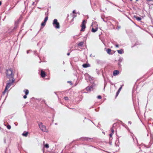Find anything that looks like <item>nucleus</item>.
Masks as SVG:
<instances>
[{
    "mask_svg": "<svg viewBox=\"0 0 153 153\" xmlns=\"http://www.w3.org/2000/svg\"><path fill=\"white\" fill-rule=\"evenodd\" d=\"M83 42H81L78 44V45L79 46H82L83 45Z\"/></svg>",
    "mask_w": 153,
    "mask_h": 153,
    "instance_id": "obj_18",
    "label": "nucleus"
},
{
    "mask_svg": "<svg viewBox=\"0 0 153 153\" xmlns=\"http://www.w3.org/2000/svg\"><path fill=\"white\" fill-rule=\"evenodd\" d=\"M131 1H132V0H130Z\"/></svg>",
    "mask_w": 153,
    "mask_h": 153,
    "instance_id": "obj_34",
    "label": "nucleus"
},
{
    "mask_svg": "<svg viewBox=\"0 0 153 153\" xmlns=\"http://www.w3.org/2000/svg\"><path fill=\"white\" fill-rule=\"evenodd\" d=\"M128 123H130V122H128Z\"/></svg>",
    "mask_w": 153,
    "mask_h": 153,
    "instance_id": "obj_33",
    "label": "nucleus"
},
{
    "mask_svg": "<svg viewBox=\"0 0 153 153\" xmlns=\"http://www.w3.org/2000/svg\"><path fill=\"white\" fill-rule=\"evenodd\" d=\"M39 127L40 129L43 132H47L46 127L44 125H43L42 123H40L39 124Z\"/></svg>",
    "mask_w": 153,
    "mask_h": 153,
    "instance_id": "obj_4",
    "label": "nucleus"
},
{
    "mask_svg": "<svg viewBox=\"0 0 153 153\" xmlns=\"http://www.w3.org/2000/svg\"><path fill=\"white\" fill-rule=\"evenodd\" d=\"M28 53V51H27V53Z\"/></svg>",
    "mask_w": 153,
    "mask_h": 153,
    "instance_id": "obj_31",
    "label": "nucleus"
},
{
    "mask_svg": "<svg viewBox=\"0 0 153 153\" xmlns=\"http://www.w3.org/2000/svg\"><path fill=\"white\" fill-rule=\"evenodd\" d=\"M86 89L87 91H91L92 90V87L91 86L88 87H87L86 88Z\"/></svg>",
    "mask_w": 153,
    "mask_h": 153,
    "instance_id": "obj_9",
    "label": "nucleus"
},
{
    "mask_svg": "<svg viewBox=\"0 0 153 153\" xmlns=\"http://www.w3.org/2000/svg\"><path fill=\"white\" fill-rule=\"evenodd\" d=\"M111 50L110 49H108L107 50V53L108 54H110V52L111 51Z\"/></svg>",
    "mask_w": 153,
    "mask_h": 153,
    "instance_id": "obj_16",
    "label": "nucleus"
},
{
    "mask_svg": "<svg viewBox=\"0 0 153 153\" xmlns=\"http://www.w3.org/2000/svg\"><path fill=\"white\" fill-rule=\"evenodd\" d=\"M41 75L42 77H44L45 76V72L42 70L41 71Z\"/></svg>",
    "mask_w": 153,
    "mask_h": 153,
    "instance_id": "obj_7",
    "label": "nucleus"
},
{
    "mask_svg": "<svg viewBox=\"0 0 153 153\" xmlns=\"http://www.w3.org/2000/svg\"><path fill=\"white\" fill-rule=\"evenodd\" d=\"M67 55H70V53H68L67 54Z\"/></svg>",
    "mask_w": 153,
    "mask_h": 153,
    "instance_id": "obj_29",
    "label": "nucleus"
},
{
    "mask_svg": "<svg viewBox=\"0 0 153 153\" xmlns=\"http://www.w3.org/2000/svg\"><path fill=\"white\" fill-rule=\"evenodd\" d=\"M111 132H112V134H114V129H113V128H111Z\"/></svg>",
    "mask_w": 153,
    "mask_h": 153,
    "instance_id": "obj_22",
    "label": "nucleus"
},
{
    "mask_svg": "<svg viewBox=\"0 0 153 153\" xmlns=\"http://www.w3.org/2000/svg\"><path fill=\"white\" fill-rule=\"evenodd\" d=\"M68 82L69 83H70V82Z\"/></svg>",
    "mask_w": 153,
    "mask_h": 153,
    "instance_id": "obj_32",
    "label": "nucleus"
},
{
    "mask_svg": "<svg viewBox=\"0 0 153 153\" xmlns=\"http://www.w3.org/2000/svg\"><path fill=\"white\" fill-rule=\"evenodd\" d=\"M14 80L13 79H9V82L7 83L6 86L5 88V89L4 91L3 92V94H4L6 90L8 89V88L12 85L13 82H14Z\"/></svg>",
    "mask_w": 153,
    "mask_h": 153,
    "instance_id": "obj_2",
    "label": "nucleus"
},
{
    "mask_svg": "<svg viewBox=\"0 0 153 153\" xmlns=\"http://www.w3.org/2000/svg\"><path fill=\"white\" fill-rule=\"evenodd\" d=\"M53 25L54 27L57 29H59L60 28V25L59 23L57 21V20L55 19L53 22Z\"/></svg>",
    "mask_w": 153,
    "mask_h": 153,
    "instance_id": "obj_3",
    "label": "nucleus"
},
{
    "mask_svg": "<svg viewBox=\"0 0 153 153\" xmlns=\"http://www.w3.org/2000/svg\"><path fill=\"white\" fill-rule=\"evenodd\" d=\"M85 20H83L81 25L82 28L81 30V31H84V30L85 28Z\"/></svg>",
    "mask_w": 153,
    "mask_h": 153,
    "instance_id": "obj_5",
    "label": "nucleus"
},
{
    "mask_svg": "<svg viewBox=\"0 0 153 153\" xmlns=\"http://www.w3.org/2000/svg\"><path fill=\"white\" fill-rule=\"evenodd\" d=\"M44 146L47 148H48L49 147V146L48 144H46L44 145Z\"/></svg>",
    "mask_w": 153,
    "mask_h": 153,
    "instance_id": "obj_19",
    "label": "nucleus"
},
{
    "mask_svg": "<svg viewBox=\"0 0 153 153\" xmlns=\"http://www.w3.org/2000/svg\"><path fill=\"white\" fill-rule=\"evenodd\" d=\"M45 24H46V22H42L41 24L42 26H43V27L45 25Z\"/></svg>",
    "mask_w": 153,
    "mask_h": 153,
    "instance_id": "obj_20",
    "label": "nucleus"
},
{
    "mask_svg": "<svg viewBox=\"0 0 153 153\" xmlns=\"http://www.w3.org/2000/svg\"><path fill=\"white\" fill-rule=\"evenodd\" d=\"M135 17L136 19L138 21H140L141 19L140 18L137 16H135Z\"/></svg>",
    "mask_w": 153,
    "mask_h": 153,
    "instance_id": "obj_15",
    "label": "nucleus"
},
{
    "mask_svg": "<svg viewBox=\"0 0 153 153\" xmlns=\"http://www.w3.org/2000/svg\"><path fill=\"white\" fill-rule=\"evenodd\" d=\"M97 29H98V28H97V27L95 29H94V28H92V31L93 32H95L97 30Z\"/></svg>",
    "mask_w": 153,
    "mask_h": 153,
    "instance_id": "obj_10",
    "label": "nucleus"
},
{
    "mask_svg": "<svg viewBox=\"0 0 153 153\" xmlns=\"http://www.w3.org/2000/svg\"><path fill=\"white\" fill-rule=\"evenodd\" d=\"M6 74L7 77L9 79H13L14 74L12 69L10 68V69L7 70Z\"/></svg>",
    "mask_w": 153,
    "mask_h": 153,
    "instance_id": "obj_1",
    "label": "nucleus"
},
{
    "mask_svg": "<svg viewBox=\"0 0 153 153\" xmlns=\"http://www.w3.org/2000/svg\"><path fill=\"white\" fill-rule=\"evenodd\" d=\"M48 16H46L45 19H44V22H47V21L48 20Z\"/></svg>",
    "mask_w": 153,
    "mask_h": 153,
    "instance_id": "obj_17",
    "label": "nucleus"
},
{
    "mask_svg": "<svg viewBox=\"0 0 153 153\" xmlns=\"http://www.w3.org/2000/svg\"><path fill=\"white\" fill-rule=\"evenodd\" d=\"M97 98L99 99H101V97L100 96H98L97 97Z\"/></svg>",
    "mask_w": 153,
    "mask_h": 153,
    "instance_id": "obj_24",
    "label": "nucleus"
},
{
    "mask_svg": "<svg viewBox=\"0 0 153 153\" xmlns=\"http://www.w3.org/2000/svg\"><path fill=\"white\" fill-rule=\"evenodd\" d=\"M28 132H24L22 134V135L25 137H27V135Z\"/></svg>",
    "mask_w": 153,
    "mask_h": 153,
    "instance_id": "obj_13",
    "label": "nucleus"
},
{
    "mask_svg": "<svg viewBox=\"0 0 153 153\" xmlns=\"http://www.w3.org/2000/svg\"><path fill=\"white\" fill-rule=\"evenodd\" d=\"M113 134H112V133H111V134H110V137H112V135Z\"/></svg>",
    "mask_w": 153,
    "mask_h": 153,
    "instance_id": "obj_26",
    "label": "nucleus"
},
{
    "mask_svg": "<svg viewBox=\"0 0 153 153\" xmlns=\"http://www.w3.org/2000/svg\"><path fill=\"white\" fill-rule=\"evenodd\" d=\"M76 13L75 11V10H74V11H73V13Z\"/></svg>",
    "mask_w": 153,
    "mask_h": 153,
    "instance_id": "obj_27",
    "label": "nucleus"
},
{
    "mask_svg": "<svg viewBox=\"0 0 153 153\" xmlns=\"http://www.w3.org/2000/svg\"><path fill=\"white\" fill-rule=\"evenodd\" d=\"M27 96H26V95H25V96H24V97H23V98H24V99H26V98H27Z\"/></svg>",
    "mask_w": 153,
    "mask_h": 153,
    "instance_id": "obj_25",
    "label": "nucleus"
},
{
    "mask_svg": "<svg viewBox=\"0 0 153 153\" xmlns=\"http://www.w3.org/2000/svg\"><path fill=\"white\" fill-rule=\"evenodd\" d=\"M25 94L26 95H27L29 93V91L28 90L25 89L24 90Z\"/></svg>",
    "mask_w": 153,
    "mask_h": 153,
    "instance_id": "obj_14",
    "label": "nucleus"
},
{
    "mask_svg": "<svg viewBox=\"0 0 153 153\" xmlns=\"http://www.w3.org/2000/svg\"><path fill=\"white\" fill-rule=\"evenodd\" d=\"M82 66L84 68H87L90 66V65L88 64H85L83 65Z\"/></svg>",
    "mask_w": 153,
    "mask_h": 153,
    "instance_id": "obj_8",
    "label": "nucleus"
},
{
    "mask_svg": "<svg viewBox=\"0 0 153 153\" xmlns=\"http://www.w3.org/2000/svg\"><path fill=\"white\" fill-rule=\"evenodd\" d=\"M64 99L65 100H68V98L67 97H65L64 98Z\"/></svg>",
    "mask_w": 153,
    "mask_h": 153,
    "instance_id": "obj_23",
    "label": "nucleus"
},
{
    "mask_svg": "<svg viewBox=\"0 0 153 153\" xmlns=\"http://www.w3.org/2000/svg\"><path fill=\"white\" fill-rule=\"evenodd\" d=\"M1 1H0V5H1Z\"/></svg>",
    "mask_w": 153,
    "mask_h": 153,
    "instance_id": "obj_30",
    "label": "nucleus"
},
{
    "mask_svg": "<svg viewBox=\"0 0 153 153\" xmlns=\"http://www.w3.org/2000/svg\"><path fill=\"white\" fill-rule=\"evenodd\" d=\"M116 47H119V45H116Z\"/></svg>",
    "mask_w": 153,
    "mask_h": 153,
    "instance_id": "obj_28",
    "label": "nucleus"
},
{
    "mask_svg": "<svg viewBox=\"0 0 153 153\" xmlns=\"http://www.w3.org/2000/svg\"><path fill=\"white\" fill-rule=\"evenodd\" d=\"M123 50L122 49L117 51L118 53L120 54H122L123 53Z\"/></svg>",
    "mask_w": 153,
    "mask_h": 153,
    "instance_id": "obj_11",
    "label": "nucleus"
},
{
    "mask_svg": "<svg viewBox=\"0 0 153 153\" xmlns=\"http://www.w3.org/2000/svg\"><path fill=\"white\" fill-rule=\"evenodd\" d=\"M119 72L118 71V70H115L113 72V75L114 76H115L117 75L118 74H119Z\"/></svg>",
    "mask_w": 153,
    "mask_h": 153,
    "instance_id": "obj_6",
    "label": "nucleus"
},
{
    "mask_svg": "<svg viewBox=\"0 0 153 153\" xmlns=\"http://www.w3.org/2000/svg\"><path fill=\"white\" fill-rule=\"evenodd\" d=\"M7 128L9 129H10L11 128V126L9 125H8L7 126Z\"/></svg>",
    "mask_w": 153,
    "mask_h": 153,
    "instance_id": "obj_21",
    "label": "nucleus"
},
{
    "mask_svg": "<svg viewBox=\"0 0 153 153\" xmlns=\"http://www.w3.org/2000/svg\"><path fill=\"white\" fill-rule=\"evenodd\" d=\"M122 85L119 88L118 91H117V94H116V96H117L118 94L119 93L120 90H121L122 88Z\"/></svg>",
    "mask_w": 153,
    "mask_h": 153,
    "instance_id": "obj_12",
    "label": "nucleus"
}]
</instances>
